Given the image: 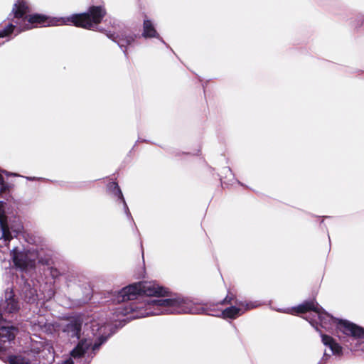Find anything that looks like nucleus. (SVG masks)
<instances>
[{
    "label": "nucleus",
    "mask_w": 364,
    "mask_h": 364,
    "mask_svg": "<svg viewBox=\"0 0 364 364\" xmlns=\"http://www.w3.org/2000/svg\"><path fill=\"white\" fill-rule=\"evenodd\" d=\"M16 333V329L13 326H0V351L6 350V343H10Z\"/></svg>",
    "instance_id": "1a4fd4ad"
},
{
    "label": "nucleus",
    "mask_w": 364,
    "mask_h": 364,
    "mask_svg": "<svg viewBox=\"0 0 364 364\" xmlns=\"http://www.w3.org/2000/svg\"><path fill=\"white\" fill-rule=\"evenodd\" d=\"M58 270L57 269H52L51 270V274L53 277H55L58 274Z\"/></svg>",
    "instance_id": "6ab92c4d"
},
{
    "label": "nucleus",
    "mask_w": 364,
    "mask_h": 364,
    "mask_svg": "<svg viewBox=\"0 0 364 364\" xmlns=\"http://www.w3.org/2000/svg\"><path fill=\"white\" fill-rule=\"evenodd\" d=\"M26 299H27L28 302H33L36 301L37 297V294H36V290L30 289H29V295L26 294Z\"/></svg>",
    "instance_id": "f3484780"
},
{
    "label": "nucleus",
    "mask_w": 364,
    "mask_h": 364,
    "mask_svg": "<svg viewBox=\"0 0 364 364\" xmlns=\"http://www.w3.org/2000/svg\"><path fill=\"white\" fill-rule=\"evenodd\" d=\"M12 259L14 264L22 271H28L35 267L36 256L30 251H19L14 248L11 252Z\"/></svg>",
    "instance_id": "39448f33"
},
{
    "label": "nucleus",
    "mask_w": 364,
    "mask_h": 364,
    "mask_svg": "<svg viewBox=\"0 0 364 364\" xmlns=\"http://www.w3.org/2000/svg\"><path fill=\"white\" fill-rule=\"evenodd\" d=\"M143 36L145 38H153L159 36L152 22L149 20L145 19L144 21Z\"/></svg>",
    "instance_id": "4468645a"
},
{
    "label": "nucleus",
    "mask_w": 364,
    "mask_h": 364,
    "mask_svg": "<svg viewBox=\"0 0 364 364\" xmlns=\"http://www.w3.org/2000/svg\"><path fill=\"white\" fill-rule=\"evenodd\" d=\"M6 203L0 201V240H1L0 242L1 246L7 245L8 242L12 239V236L7 223V216L6 215Z\"/></svg>",
    "instance_id": "0eeeda50"
},
{
    "label": "nucleus",
    "mask_w": 364,
    "mask_h": 364,
    "mask_svg": "<svg viewBox=\"0 0 364 364\" xmlns=\"http://www.w3.org/2000/svg\"><path fill=\"white\" fill-rule=\"evenodd\" d=\"M92 332L95 336L98 337V341L95 342L92 347V351H95L112 333V327L109 324L99 323L94 321L91 326Z\"/></svg>",
    "instance_id": "423d86ee"
},
{
    "label": "nucleus",
    "mask_w": 364,
    "mask_h": 364,
    "mask_svg": "<svg viewBox=\"0 0 364 364\" xmlns=\"http://www.w3.org/2000/svg\"><path fill=\"white\" fill-rule=\"evenodd\" d=\"M107 36L108 38L117 42L121 48L124 47L126 45L131 44L134 41V38L132 36H127L125 34H122L121 36H117V37L114 36L113 34L109 33H107Z\"/></svg>",
    "instance_id": "ddd939ff"
},
{
    "label": "nucleus",
    "mask_w": 364,
    "mask_h": 364,
    "mask_svg": "<svg viewBox=\"0 0 364 364\" xmlns=\"http://www.w3.org/2000/svg\"><path fill=\"white\" fill-rule=\"evenodd\" d=\"M81 329V323L79 321L75 320L70 322L64 329V331L68 332V333L71 337H77L79 338L80 337V331Z\"/></svg>",
    "instance_id": "f8f14e48"
},
{
    "label": "nucleus",
    "mask_w": 364,
    "mask_h": 364,
    "mask_svg": "<svg viewBox=\"0 0 364 364\" xmlns=\"http://www.w3.org/2000/svg\"><path fill=\"white\" fill-rule=\"evenodd\" d=\"M252 303L240 301L236 306H230L221 311L213 313L206 312L203 306H196L188 299L181 298L175 299H158L136 301L129 305L122 306L117 310V317L119 315L127 316V318H139L152 315L162 314H202L206 313L215 316H222L224 318H236L244 314L247 310L255 307Z\"/></svg>",
    "instance_id": "f257e3e1"
},
{
    "label": "nucleus",
    "mask_w": 364,
    "mask_h": 364,
    "mask_svg": "<svg viewBox=\"0 0 364 364\" xmlns=\"http://www.w3.org/2000/svg\"><path fill=\"white\" fill-rule=\"evenodd\" d=\"M110 186L113 187L114 194L116 196H117L120 199L122 200L124 205L125 211H126L127 215H129L130 213H129V208H128V207H127V204H126V203H125V201L124 200L122 193L121 190L119 189L118 185L116 183H112L110 184Z\"/></svg>",
    "instance_id": "2eb2a0df"
},
{
    "label": "nucleus",
    "mask_w": 364,
    "mask_h": 364,
    "mask_svg": "<svg viewBox=\"0 0 364 364\" xmlns=\"http://www.w3.org/2000/svg\"><path fill=\"white\" fill-rule=\"evenodd\" d=\"M63 364H73V361L70 358L66 360Z\"/></svg>",
    "instance_id": "aec40b11"
},
{
    "label": "nucleus",
    "mask_w": 364,
    "mask_h": 364,
    "mask_svg": "<svg viewBox=\"0 0 364 364\" xmlns=\"http://www.w3.org/2000/svg\"><path fill=\"white\" fill-rule=\"evenodd\" d=\"M29 11L27 3L23 0H18L12 9L14 14L13 23L9 24L3 31H0V38L11 33L15 28L17 29L18 33H20L38 25L44 26H58L72 23L76 26L91 29L100 23L106 14L105 9L101 6H92L87 13L60 18H48L45 16L39 14L28 15Z\"/></svg>",
    "instance_id": "f03ea898"
},
{
    "label": "nucleus",
    "mask_w": 364,
    "mask_h": 364,
    "mask_svg": "<svg viewBox=\"0 0 364 364\" xmlns=\"http://www.w3.org/2000/svg\"><path fill=\"white\" fill-rule=\"evenodd\" d=\"M53 295H54L53 291V290H50L49 291V294H48V299H50Z\"/></svg>",
    "instance_id": "412c9836"
},
{
    "label": "nucleus",
    "mask_w": 364,
    "mask_h": 364,
    "mask_svg": "<svg viewBox=\"0 0 364 364\" xmlns=\"http://www.w3.org/2000/svg\"><path fill=\"white\" fill-rule=\"evenodd\" d=\"M324 356H327V353H326V351H325V353H324Z\"/></svg>",
    "instance_id": "4be33fe9"
},
{
    "label": "nucleus",
    "mask_w": 364,
    "mask_h": 364,
    "mask_svg": "<svg viewBox=\"0 0 364 364\" xmlns=\"http://www.w3.org/2000/svg\"><path fill=\"white\" fill-rule=\"evenodd\" d=\"M19 309L18 302L13 296L12 292L6 293V300L0 304V321L3 320V314H12Z\"/></svg>",
    "instance_id": "6e6552de"
},
{
    "label": "nucleus",
    "mask_w": 364,
    "mask_h": 364,
    "mask_svg": "<svg viewBox=\"0 0 364 364\" xmlns=\"http://www.w3.org/2000/svg\"><path fill=\"white\" fill-rule=\"evenodd\" d=\"M309 311H313L316 314L323 328L329 329L332 325H335L338 333H343L353 338H364V328L348 321L333 318L314 301L305 302L291 310L292 313H305Z\"/></svg>",
    "instance_id": "7ed1b4c3"
},
{
    "label": "nucleus",
    "mask_w": 364,
    "mask_h": 364,
    "mask_svg": "<svg viewBox=\"0 0 364 364\" xmlns=\"http://www.w3.org/2000/svg\"><path fill=\"white\" fill-rule=\"evenodd\" d=\"M91 338H85L81 340L77 346L71 351V356L74 358H77L83 356L87 350L92 346Z\"/></svg>",
    "instance_id": "9d476101"
},
{
    "label": "nucleus",
    "mask_w": 364,
    "mask_h": 364,
    "mask_svg": "<svg viewBox=\"0 0 364 364\" xmlns=\"http://www.w3.org/2000/svg\"><path fill=\"white\" fill-rule=\"evenodd\" d=\"M166 291L154 282H141L133 284L120 290L117 296V302L136 299L138 295L147 296H164Z\"/></svg>",
    "instance_id": "20e7f679"
},
{
    "label": "nucleus",
    "mask_w": 364,
    "mask_h": 364,
    "mask_svg": "<svg viewBox=\"0 0 364 364\" xmlns=\"http://www.w3.org/2000/svg\"><path fill=\"white\" fill-rule=\"evenodd\" d=\"M233 299V296L228 294L221 304H230Z\"/></svg>",
    "instance_id": "a211bd4d"
},
{
    "label": "nucleus",
    "mask_w": 364,
    "mask_h": 364,
    "mask_svg": "<svg viewBox=\"0 0 364 364\" xmlns=\"http://www.w3.org/2000/svg\"><path fill=\"white\" fill-rule=\"evenodd\" d=\"M9 361L10 364H31L28 360L21 356H10Z\"/></svg>",
    "instance_id": "dca6fc26"
},
{
    "label": "nucleus",
    "mask_w": 364,
    "mask_h": 364,
    "mask_svg": "<svg viewBox=\"0 0 364 364\" xmlns=\"http://www.w3.org/2000/svg\"><path fill=\"white\" fill-rule=\"evenodd\" d=\"M321 338L323 343L329 348L333 355H341L342 354L341 346L336 343L331 336L321 334Z\"/></svg>",
    "instance_id": "9b49d317"
}]
</instances>
